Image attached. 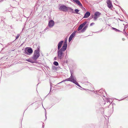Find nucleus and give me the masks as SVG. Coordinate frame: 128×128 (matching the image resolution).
<instances>
[{
	"instance_id": "23",
	"label": "nucleus",
	"mask_w": 128,
	"mask_h": 128,
	"mask_svg": "<svg viewBox=\"0 0 128 128\" xmlns=\"http://www.w3.org/2000/svg\"><path fill=\"white\" fill-rule=\"evenodd\" d=\"M26 60L28 61V62H30L31 63H33L34 62L32 61V60L30 59Z\"/></svg>"
},
{
	"instance_id": "29",
	"label": "nucleus",
	"mask_w": 128,
	"mask_h": 128,
	"mask_svg": "<svg viewBox=\"0 0 128 128\" xmlns=\"http://www.w3.org/2000/svg\"><path fill=\"white\" fill-rule=\"evenodd\" d=\"M94 24V23H91V24H90V26H92V25L93 24Z\"/></svg>"
},
{
	"instance_id": "32",
	"label": "nucleus",
	"mask_w": 128,
	"mask_h": 128,
	"mask_svg": "<svg viewBox=\"0 0 128 128\" xmlns=\"http://www.w3.org/2000/svg\"><path fill=\"white\" fill-rule=\"evenodd\" d=\"M94 15H93L92 16V18H93L94 17Z\"/></svg>"
},
{
	"instance_id": "13",
	"label": "nucleus",
	"mask_w": 128,
	"mask_h": 128,
	"mask_svg": "<svg viewBox=\"0 0 128 128\" xmlns=\"http://www.w3.org/2000/svg\"><path fill=\"white\" fill-rule=\"evenodd\" d=\"M88 27V25H86L81 30V32H84L86 30Z\"/></svg>"
},
{
	"instance_id": "25",
	"label": "nucleus",
	"mask_w": 128,
	"mask_h": 128,
	"mask_svg": "<svg viewBox=\"0 0 128 128\" xmlns=\"http://www.w3.org/2000/svg\"><path fill=\"white\" fill-rule=\"evenodd\" d=\"M66 42V40H65L64 43V44L67 45Z\"/></svg>"
},
{
	"instance_id": "4",
	"label": "nucleus",
	"mask_w": 128,
	"mask_h": 128,
	"mask_svg": "<svg viewBox=\"0 0 128 128\" xmlns=\"http://www.w3.org/2000/svg\"><path fill=\"white\" fill-rule=\"evenodd\" d=\"M68 7L64 5H61L59 8V9L61 11L66 12L68 11Z\"/></svg>"
},
{
	"instance_id": "21",
	"label": "nucleus",
	"mask_w": 128,
	"mask_h": 128,
	"mask_svg": "<svg viewBox=\"0 0 128 128\" xmlns=\"http://www.w3.org/2000/svg\"><path fill=\"white\" fill-rule=\"evenodd\" d=\"M112 28L115 31H116V32H120V30L115 28Z\"/></svg>"
},
{
	"instance_id": "7",
	"label": "nucleus",
	"mask_w": 128,
	"mask_h": 128,
	"mask_svg": "<svg viewBox=\"0 0 128 128\" xmlns=\"http://www.w3.org/2000/svg\"><path fill=\"white\" fill-rule=\"evenodd\" d=\"M107 3L108 4V6L109 8L112 7V3L110 0H108L107 2Z\"/></svg>"
},
{
	"instance_id": "14",
	"label": "nucleus",
	"mask_w": 128,
	"mask_h": 128,
	"mask_svg": "<svg viewBox=\"0 0 128 128\" xmlns=\"http://www.w3.org/2000/svg\"><path fill=\"white\" fill-rule=\"evenodd\" d=\"M76 31L74 32L70 35V37L73 38L75 36Z\"/></svg>"
},
{
	"instance_id": "33",
	"label": "nucleus",
	"mask_w": 128,
	"mask_h": 128,
	"mask_svg": "<svg viewBox=\"0 0 128 128\" xmlns=\"http://www.w3.org/2000/svg\"><path fill=\"white\" fill-rule=\"evenodd\" d=\"M51 87H50V90H51Z\"/></svg>"
},
{
	"instance_id": "30",
	"label": "nucleus",
	"mask_w": 128,
	"mask_h": 128,
	"mask_svg": "<svg viewBox=\"0 0 128 128\" xmlns=\"http://www.w3.org/2000/svg\"><path fill=\"white\" fill-rule=\"evenodd\" d=\"M124 34H127V33H126V32H124Z\"/></svg>"
},
{
	"instance_id": "28",
	"label": "nucleus",
	"mask_w": 128,
	"mask_h": 128,
	"mask_svg": "<svg viewBox=\"0 0 128 128\" xmlns=\"http://www.w3.org/2000/svg\"><path fill=\"white\" fill-rule=\"evenodd\" d=\"M107 102H109L110 103V102L109 99H107Z\"/></svg>"
},
{
	"instance_id": "16",
	"label": "nucleus",
	"mask_w": 128,
	"mask_h": 128,
	"mask_svg": "<svg viewBox=\"0 0 128 128\" xmlns=\"http://www.w3.org/2000/svg\"><path fill=\"white\" fill-rule=\"evenodd\" d=\"M52 68L54 71H56L58 67L54 66H52Z\"/></svg>"
},
{
	"instance_id": "12",
	"label": "nucleus",
	"mask_w": 128,
	"mask_h": 128,
	"mask_svg": "<svg viewBox=\"0 0 128 128\" xmlns=\"http://www.w3.org/2000/svg\"><path fill=\"white\" fill-rule=\"evenodd\" d=\"M90 13L88 12H87L85 14L83 18H88L90 16Z\"/></svg>"
},
{
	"instance_id": "15",
	"label": "nucleus",
	"mask_w": 128,
	"mask_h": 128,
	"mask_svg": "<svg viewBox=\"0 0 128 128\" xmlns=\"http://www.w3.org/2000/svg\"><path fill=\"white\" fill-rule=\"evenodd\" d=\"M68 10L69 11L71 12L72 13L74 12L73 11V10L70 7H68Z\"/></svg>"
},
{
	"instance_id": "27",
	"label": "nucleus",
	"mask_w": 128,
	"mask_h": 128,
	"mask_svg": "<svg viewBox=\"0 0 128 128\" xmlns=\"http://www.w3.org/2000/svg\"><path fill=\"white\" fill-rule=\"evenodd\" d=\"M73 1L76 2V3L78 1H79L78 0H73Z\"/></svg>"
},
{
	"instance_id": "1",
	"label": "nucleus",
	"mask_w": 128,
	"mask_h": 128,
	"mask_svg": "<svg viewBox=\"0 0 128 128\" xmlns=\"http://www.w3.org/2000/svg\"><path fill=\"white\" fill-rule=\"evenodd\" d=\"M63 51L60 50H58L57 57L60 60L62 59L64 56V54Z\"/></svg>"
},
{
	"instance_id": "24",
	"label": "nucleus",
	"mask_w": 128,
	"mask_h": 128,
	"mask_svg": "<svg viewBox=\"0 0 128 128\" xmlns=\"http://www.w3.org/2000/svg\"><path fill=\"white\" fill-rule=\"evenodd\" d=\"M72 38L70 36L68 39V41L69 42H70L71 41L72 39Z\"/></svg>"
},
{
	"instance_id": "8",
	"label": "nucleus",
	"mask_w": 128,
	"mask_h": 128,
	"mask_svg": "<svg viewBox=\"0 0 128 128\" xmlns=\"http://www.w3.org/2000/svg\"><path fill=\"white\" fill-rule=\"evenodd\" d=\"M64 41L63 40L62 41L59 42L58 44V50H60V48L61 47Z\"/></svg>"
},
{
	"instance_id": "34",
	"label": "nucleus",
	"mask_w": 128,
	"mask_h": 128,
	"mask_svg": "<svg viewBox=\"0 0 128 128\" xmlns=\"http://www.w3.org/2000/svg\"><path fill=\"white\" fill-rule=\"evenodd\" d=\"M47 28V27L46 28V29Z\"/></svg>"
},
{
	"instance_id": "19",
	"label": "nucleus",
	"mask_w": 128,
	"mask_h": 128,
	"mask_svg": "<svg viewBox=\"0 0 128 128\" xmlns=\"http://www.w3.org/2000/svg\"><path fill=\"white\" fill-rule=\"evenodd\" d=\"M54 64L56 66H57L58 65V64L57 62L55 61L54 62Z\"/></svg>"
},
{
	"instance_id": "10",
	"label": "nucleus",
	"mask_w": 128,
	"mask_h": 128,
	"mask_svg": "<svg viewBox=\"0 0 128 128\" xmlns=\"http://www.w3.org/2000/svg\"><path fill=\"white\" fill-rule=\"evenodd\" d=\"M67 47V45L63 44V46H62V48L60 50L64 52L66 50Z\"/></svg>"
},
{
	"instance_id": "9",
	"label": "nucleus",
	"mask_w": 128,
	"mask_h": 128,
	"mask_svg": "<svg viewBox=\"0 0 128 128\" xmlns=\"http://www.w3.org/2000/svg\"><path fill=\"white\" fill-rule=\"evenodd\" d=\"M27 51L28 54L26 52V54H31L33 52L32 49L31 48H30L28 49L27 50Z\"/></svg>"
},
{
	"instance_id": "35",
	"label": "nucleus",
	"mask_w": 128,
	"mask_h": 128,
	"mask_svg": "<svg viewBox=\"0 0 128 128\" xmlns=\"http://www.w3.org/2000/svg\"><path fill=\"white\" fill-rule=\"evenodd\" d=\"M45 116H46V115H45Z\"/></svg>"
},
{
	"instance_id": "17",
	"label": "nucleus",
	"mask_w": 128,
	"mask_h": 128,
	"mask_svg": "<svg viewBox=\"0 0 128 128\" xmlns=\"http://www.w3.org/2000/svg\"><path fill=\"white\" fill-rule=\"evenodd\" d=\"M82 27H82V26L81 25H80L78 27V31H79L80 30H81L82 29Z\"/></svg>"
},
{
	"instance_id": "3",
	"label": "nucleus",
	"mask_w": 128,
	"mask_h": 128,
	"mask_svg": "<svg viewBox=\"0 0 128 128\" xmlns=\"http://www.w3.org/2000/svg\"><path fill=\"white\" fill-rule=\"evenodd\" d=\"M71 75L69 78L66 79V80H63V81L61 82H60V83H58V84H60V83H62L64 82L65 81H70L72 82L74 80V79L75 77L72 75L71 73Z\"/></svg>"
},
{
	"instance_id": "18",
	"label": "nucleus",
	"mask_w": 128,
	"mask_h": 128,
	"mask_svg": "<svg viewBox=\"0 0 128 128\" xmlns=\"http://www.w3.org/2000/svg\"><path fill=\"white\" fill-rule=\"evenodd\" d=\"M76 4L80 6H82V4L80 3L79 0L76 3Z\"/></svg>"
},
{
	"instance_id": "11",
	"label": "nucleus",
	"mask_w": 128,
	"mask_h": 128,
	"mask_svg": "<svg viewBox=\"0 0 128 128\" xmlns=\"http://www.w3.org/2000/svg\"><path fill=\"white\" fill-rule=\"evenodd\" d=\"M76 78L75 77L74 79V80L72 82L75 84H76L77 85V86H78L79 87H80V88H82V87L80 86L79 84L76 81Z\"/></svg>"
},
{
	"instance_id": "6",
	"label": "nucleus",
	"mask_w": 128,
	"mask_h": 128,
	"mask_svg": "<svg viewBox=\"0 0 128 128\" xmlns=\"http://www.w3.org/2000/svg\"><path fill=\"white\" fill-rule=\"evenodd\" d=\"M54 22L53 20H51L49 22L48 25L50 28L52 27L54 25Z\"/></svg>"
},
{
	"instance_id": "2",
	"label": "nucleus",
	"mask_w": 128,
	"mask_h": 128,
	"mask_svg": "<svg viewBox=\"0 0 128 128\" xmlns=\"http://www.w3.org/2000/svg\"><path fill=\"white\" fill-rule=\"evenodd\" d=\"M39 49L35 50L33 58L34 60H36L40 56V53Z\"/></svg>"
},
{
	"instance_id": "22",
	"label": "nucleus",
	"mask_w": 128,
	"mask_h": 128,
	"mask_svg": "<svg viewBox=\"0 0 128 128\" xmlns=\"http://www.w3.org/2000/svg\"><path fill=\"white\" fill-rule=\"evenodd\" d=\"M79 11V10H78L77 9H76L75 10V13L77 14H79L78 13V12Z\"/></svg>"
},
{
	"instance_id": "5",
	"label": "nucleus",
	"mask_w": 128,
	"mask_h": 128,
	"mask_svg": "<svg viewBox=\"0 0 128 128\" xmlns=\"http://www.w3.org/2000/svg\"><path fill=\"white\" fill-rule=\"evenodd\" d=\"M101 14L98 12H96L94 14V20H96L97 18L100 16Z\"/></svg>"
},
{
	"instance_id": "31",
	"label": "nucleus",
	"mask_w": 128,
	"mask_h": 128,
	"mask_svg": "<svg viewBox=\"0 0 128 128\" xmlns=\"http://www.w3.org/2000/svg\"><path fill=\"white\" fill-rule=\"evenodd\" d=\"M54 60H56V57H55L54 58Z\"/></svg>"
},
{
	"instance_id": "26",
	"label": "nucleus",
	"mask_w": 128,
	"mask_h": 128,
	"mask_svg": "<svg viewBox=\"0 0 128 128\" xmlns=\"http://www.w3.org/2000/svg\"><path fill=\"white\" fill-rule=\"evenodd\" d=\"M19 36H20V35L19 34H18V35H17V36H16V40L17 39H18V38Z\"/></svg>"
},
{
	"instance_id": "20",
	"label": "nucleus",
	"mask_w": 128,
	"mask_h": 128,
	"mask_svg": "<svg viewBox=\"0 0 128 128\" xmlns=\"http://www.w3.org/2000/svg\"><path fill=\"white\" fill-rule=\"evenodd\" d=\"M86 22H84L83 24H82L80 25L82 26V27H83L86 25Z\"/></svg>"
}]
</instances>
